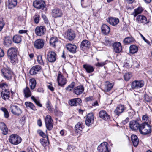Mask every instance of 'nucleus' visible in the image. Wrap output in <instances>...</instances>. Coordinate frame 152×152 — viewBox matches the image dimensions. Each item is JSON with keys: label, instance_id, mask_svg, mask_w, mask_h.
<instances>
[{"label": "nucleus", "instance_id": "nucleus-42", "mask_svg": "<svg viewBox=\"0 0 152 152\" xmlns=\"http://www.w3.org/2000/svg\"><path fill=\"white\" fill-rule=\"evenodd\" d=\"M135 41L134 39L132 37H127L124 40V43L129 44L130 43H133Z\"/></svg>", "mask_w": 152, "mask_h": 152}, {"label": "nucleus", "instance_id": "nucleus-46", "mask_svg": "<svg viewBox=\"0 0 152 152\" xmlns=\"http://www.w3.org/2000/svg\"><path fill=\"white\" fill-rule=\"evenodd\" d=\"M30 87L31 89H34L35 87L36 82L34 79H31L30 80Z\"/></svg>", "mask_w": 152, "mask_h": 152}, {"label": "nucleus", "instance_id": "nucleus-1", "mask_svg": "<svg viewBox=\"0 0 152 152\" xmlns=\"http://www.w3.org/2000/svg\"><path fill=\"white\" fill-rule=\"evenodd\" d=\"M139 131L141 134L146 135L151 132V127L149 124L142 123L141 124Z\"/></svg>", "mask_w": 152, "mask_h": 152}, {"label": "nucleus", "instance_id": "nucleus-10", "mask_svg": "<svg viewBox=\"0 0 152 152\" xmlns=\"http://www.w3.org/2000/svg\"><path fill=\"white\" fill-rule=\"evenodd\" d=\"M46 28L43 26H37L35 29L36 34L38 36H42L44 35L46 31Z\"/></svg>", "mask_w": 152, "mask_h": 152}, {"label": "nucleus", "instance_id": "nucleus-39", "mask_svg": "<svg viewBox=\"0 0 152 152\" xmlns=\"http://www.w3.org/2000/svg\"><path fill=\"white\" fill-rule=\"evenodd\" d=\"M138 50V47L134 45H131L129 47V52L132 54H134L137 52Z\"/></svg>", "mask_w": 152, "mask_h": 152}, {"label": "nucleus", "instance_id": "nucleus-41", "mask_svg": "<svg viewBox=\"0 0 152 152\" xmlns=\"http://www.w3.org/2000/svg\"><path fill=\"white\" fill-rule=\"evenodd\" d=\"M13 40L14 42L16 43H19L22 41L21 36L16 35L14 36L13 38Z\"/></svg>", "mask_w": 152, "mask_h": 152}, {"label": "nucleus", "instance_id": "nucleus-57", "mask_svg": "<svg viewBox=\"0 0 152 152\" xmlns=\"http://www.w3.org/2000/svg\"><path fill=\"white\" fill-rule=\"evenodd\" d=\"M144 98L145 100L148 102H150L151 99V98L147 94H145L144 95Z\"/></svg>", "mask_w": 152, "mask_h": 152}, {"label": "nucleus", "instance_id": "nucleus-40", "mask_svg": "<svg viewBox=\"0 0 152 152\" xmlns=\"http://www.w3.org/2000/svg\"><path fill=\"white\" fill-rule=\"evenodd\" d=\"M23 93L25 95V97L26 98L29 97L31 95V92L29 88L28 87H26V88L24 89Z\"/></svg>", "mask_w": 152, "mask_h": 152}, {"label": "nucleus", "instance_id": "nucleus-24", "mask_svg": "<svg viewBox=\"0 0 152 152\" xmlns=\"http://www.w3.org/2000/svg\"><path fill=\"white\" fill-rule=\"evenodd\" d=\"M7 54L8 57L17 55V49L15 48H9L7 50Z\"/></svg>", "mask_w": 152, "mask_h": 152}, {"label": "nucleus", "instance_id": "nucleus-52", "mask_svg": "<svg viewBox=\"0 0 152 152\" xmlns=\"http://www.w3.org/2000/svg\"><path fill=\"white\" fill-rule=\"evenodd\" d=\"M31 99L33 100L34 102H35V103L39 107H42V105L41 104L39 101L37 100V99H36L34 96H32L31 97Z\"/></svg>", "mask_w": 152, "mask_h": 152}, {"label": "nucleus", "instance_id": "nucleus-33", "mask_svg": "<svg viewBox=\"0 0 152 152\" xmlns=\"http://www.w3.org/2000/svg\"><path fill=\"white\" fill-rule=\"evenodd\" d=\"M17 4V0H8V6L9 9H12L15 7Z\"/></svg>", "mask_w": 152, "mask_h": 152}, {"label": "nucleus", "instance_id": "nucleus-62", "mask_svg": "<svg viewBox=\"0 0 152 152\" xmlns=\"http://www.w3.org/2000/svg\"><path fill=\"white\" fill-rule=\"evenodd\" d=\"M103 43L105 45L108 46L110 45V42L108 39H105Z\"/></svg>", "mask_w": 152, "mask_h": 152}, {"label": "nucleus", "instance_id": "nucleus-12", "mask_svg": "<svg viewBox=\"0 0 152 152\" xmlns=\"http://www.w3.org/2000/svg\"><path fill=\"white\" fill-rule=\"evenodd\" d=\"M33 5L35 8L39 9L45 7V4L44 1L42 0H37L34 1Z\"/></svg>", "mask_w": 152, "mask_h": 152}, {"label": "nucleus", "instance_id": "nucleus-3", "mask_svg": "<svg viewBox=\"0 0 152 152\" xmlns=\"http://www.w3.org/2000/svg\"><path fill=\"white\" fill-rule=\"evenodd\" d=\"M9 141L11 144L17 145L20 143L22 141L21 137L17 134H12L9 138Z\"/></svg>", "mask_w": 152, "mask_h": 152}, {"label": "nucleus", "instance_id": "nucleus-18", "mask_svg": "<svg viewBox=\"0 0 152 152\" xmlns=\"http://www.w3.org/2000/svg\"><path fill=\"white\" fill-rule=\"evenodd\" d=\"M41 67L39 65H36L33 66L30 70L29 73L31 75H35L41 69Z\"/></svg>", "mask_w": 152, "mask_h": 152}, {"label": "nucleus", "instance_id": "nucleus-56", "mask_svg": "<svg viewBox=\"0 0 152 152\" xmlns=\"http://www.w3.org/2000/svg\"><path fill=\"white\" fill-rule=\"evenodd\" d=\"M46 105V107L48 109V110L50 111H51L52 107L50 102L49 101H48L47 102Z\"/></svg>", "mask_w": 152, "mask_h": 152}, {"label": "nucleus", "instance_id": "nucleus-6", "mask_svg": "<svg viewBox=\"0 0 152 152\" xmlns=\"http://www.w3.org/2000/svg\"><path fill=\"white\" fill-rule=\"evenodd\" d=\"M129 126L130 128L134 131L139 130L141 126L137 120H133L130 122L129 124Z\"/></svg>", "mask_w": 152, "mask_h": 152}, {"label": "nucleus", "instance_id": "nucleus-15", "mask_svg": "<svg viewBox=\"0 0 152 152\" xmlns=\"http://www.w3.org/2000/svg\"><path fill=\"white\" fill-rule=\"evenodd\" d=\"M57 80L58 85L60 86H63L66 83V78L61 74H58Z\"/></svg>", "mask_w": 152, "mask_h": 152}, {"label": "nucleus", "instance_id": "nucleus-60", "mask_svg": "<svg viewBox=\"0 0 152 152\" xmlns=\"http://www.w3.org/2000/svg\"><path fill=\"white\" fill-rule=\"evenodd\" d=\"M34 22L36 23H37L39 21V17L38 15H35L34 17Z\"/></svg>", "mask_w": 152, "mask_h": 152}, {"label": "nucleus", "instance_id": "nucleus-28", "mask_svg": "<svg viewBox=\"0 0 152 152\" xmlns=\"http://www.w3.org/2000/svg\"><path fill=\"white\" fill-rule=\"evenodd\" d=\"M84 90V88L83 86H78L74 88L73 91L76 94L79 95L83 92Z\"/></svg>", "mask_w": 152, "mask_h": 152}, {"label": "nucleus", "instance_id": "nucleus-59", "mask_svg": "<svg viewBox=\"0 0 152 152\" xmlns=\"http://www.w3.org/2000/svg\"><path fill=\"white\" fill-rule=\"evenodd\" d=\"M106 64L105 62H98L96 64V66L98 67H102Z\"/></svg>", "mask_w": 152, "mask_h": 152}, {"label": "nucleus", "instance_id": "nucleus-34", "mask_svg": "<svg viewBox=\"0 0 152 152\" xmlns=\"http://www.w3.org/2000/svg\"><path fill=\"white\" fill-rule=\"evenodd\" d=\"M113 86V83H110L109 82H106L105 84L104 90L105 91H109L111 90Z\"/></svg>", "mask_w": 152, "mask_h": 152}, {"label": "nucleus", "instance_id": "nucleus-55", "mask_svg": "<svg viewBox=\"0 0 152 152\" xmlns=\"http://www.w3.org/2000/svg\"><path fill=\"white\" fill-rule=\"evenodd\" d=\"M37 132L40 136L44 138H45L47 136L41 130H37Z\"/></svg>", "mask_w": 152, "mask_h": 152}, {"label": "nucleus", "instance_id": "nucleus-49", "mask_svg": "<svg viewBox=\"0 0 152 152\" xmlns=\"http://www.w3.org/2000/svg\"><path fill=\"white\" fill-rule=\"evenodd\" d=\"M25 104L27 107H29L33 110L35 109V107L34 104L29 102H27L25 103Z\"/></svg>", "mask_w": 152, "mask_h": 152}, {"label": "nucleus", "instance_id": "nucleus-4", "mask_svg": "<svg viewBox=\"0 0 152 152\" xmlns=\"http://www.w3.org/2000/svg\"><path fill=\"white\" fill-rule=\"evenodd\" d=\"M45 121L47 129L49 130H51L53 126V121L49 115H47L45 119Z\"/></svg>", "mask_w": 152, "mask_h": 152}, {"label": "nucleus", "instance_id": "nucleus-32", "mask_svg": "<svg viewBox=\"0 0 152 152\" xmlns=\"http://www.w3.org/2000/svg\"><path fill=\"white\" fill-rule=\"evenodd\" d=\"M84 126L82 122H79L75 126V132L77 133L80 132L82 131Z\"/></svg>", "mask_w": 152, "mask_h": 152}, {"label": "nucleus", "instance_id": "nucleus-44", "mask_svg": "<svg viewBox=\"0 0 152 152\" xmlns=\"http://www.w3.org/2000/svg\"><path fill=\"white\" fill-rule=\"evenodd\" d=\"M8 58L10 60L11 62L13 64H16L18 62L17 55L8 57Z\"/></svg>", "mask_w": 152, "mask_h": 152}, {"label": "nucleus", "instance_id": "nucleus-35", "mask_svg": "<svg viewBox=\"0 0 152 152\" xmlns=\"http://www.w3.org/2000/svg\"><path fill=\"white\" fill-rule=\"evenodd\" d=\"M12 42L11 39L9 37H6L4 38V45L6 47H8L11 46Z\"/></svg>", "mask_w": 152, "mask_h": 152}, {"label": "nucleus", "instance_id": "nucleus-9", "mask_svg": "<svg viewBox=\"0 0 152 152\" xmlns=\"http://www.w3.org/2000/svg\"><path fill=\"white\" fill-rule=\"evenodd\" d=\"M56 58V53L53 51L48 52L47 55V60L50 62H54Z\"/></svg>", "mask_w": 152, "mask_h": 152}, {"label": "nucleus", "instance_id": "nucleus-25", "mask_svg": "<svg viewBox=\"0 0 152 152\" xmlns=\"http://www.w3.org/2000/svg\"><path fill=\"white\" fill-rule=\"evenodd\" d=\"M99 115L100 118L105 120H108L110 117V116L104 110L100 111L99 113Z\"/></svg>", "mask_w": 152, "mask_h": 152}, {"label": "nucleus", "instance_id": "nucleus-11", "mask_svg": "<svg viewBox=\"0 0 152 152\" xmlns=\"http://www.w3.org/2000/svg\"><path fill=\"white\" fill-rule=\"evenodd\" d=\"M144 85V82L143 81L135 80L132 83L131 87L133 89H136L142 87Z\"/></svg>", "mask_w": 152, "mask_h": 152}, {"label": "nucleus", "instance_id": "nucleus-38", "mask_svg": "<svg viewBox=\"0 0 152 152\" xmlns=\"http://www.w3.org/2000/svg\"><path fill=\"white\" fill-rule=\"evenodd\" d=\"M131 138L134 146H137L139 143V140L137 136L135 135H132L131 136Z\"/></svg>", "mask_w": 152, "mask_h": 152}, {"label": "nucleus", "instance_id": "nucleus-21", "mask_svg": "<svg viewBox=\"0 0 152 152\" xmlns=\"http://www.w3.org/2000/svg\"><path fill=\"white\" fill-rule=\"evenodd\" d=\"M114 51L116 53H119L122 50V46L120 43L115 42L113 45Z\"/></svg>", "mask_w": 152, "mask_h": 152}, {"label": "nucleus", "instance_id": "nucleus-16", "mask_svg": "<svg viewBox=\"0 0 152 152\" xmlns=\"http://www.w3.org/2000/svg\"><path fill=\"white\" fill-rule=\"evenodd\" d=\"M81 102V100L80 98H77L70 100L69 102V104L71 106H77L79 105Z\"/></svg>", "mask_w": 152, "mask_h": 152}, {"label": "nucleus", "instance_id": "nucleus-29", "mask_svg": "<svg viewBox=\"0 0 152 152\" xmlns=\"http://www.w3.org/2000/svg\"><path fill=\"white\" fill-rule=\"evenodd\" d=\"M119 19L116 18H110L107 20V21L109 23L113 26H115L119 22Z\"/></svg>", "mask_w": 152, "mask_h": 152}, {"label": "nucleus", "instance_id": "nucleus-13", "mask_svg": "<svg viewBox=\"0 0 152 152\" xmlns=\"http://www.w3.org/2000/svg\"><path fill=\"white\" fill-rule=\"evenodd\" d=\"M45 43V42L43 39H37L34 43V46L37 49H41L43 48Z\"/></svg>", "mask_w": 152, "mask_h": 152}, {"label": "nucleus", "instance_id": "nucleus-5", "mask_svg": "<svg viewBox=\"0 0 152 152\" xmlns=\"http://www.w3.org/2000/svg\"><path fill=\"white\" fill-rule=\"evenodd\" d=\"M99 152H110V150L108 148V143L106 142L102 143L98 147Z\"/></svg>", "mask_w": 152, "mask_h": 152}, {"label": "nucleus", "instance_id": "nucleus-14", "mask_svg": "<svg viewBox=\"0 0 152 152\" xmlns=\"http://www.w3.org/2000/svg\"><path fill=\"white\" fill-rule=\"evenodd\" d=\"M94 121L93 114L92 113H89L87 116L86 120V125L89 126L91 125Z\"/></svg>", "mask_w": 152, "mask_h": 152}, {"label": "nucleus", "instance_id": "nucleus-36", "mask_svg": "<svg viewBox=\"0 0 152 152\" xmlns=\"http://www.w3.org/2000/svg\"><path fill=\"white\" fill-rule=\"evenodd\" d=\"M58 42V39L56 37H52L50 39V43L53 47H55L56 45Z\"/></svg>", "mask_w": 152, "mask_h": 152}, {"label": "nucleus", "instance_id": "nucleus-47", "mask_svg": "<svg viewBox=\"0 0 152 152\" xmlns=\"http://www.w3.org/2000/svg\"><path fill=\"white\" fill-rule=\"evenodd\" d=\"M142 120L143 122V123L149 124V123L150 122L148 117L146 115H143L142 116Z\"/></svg>", "mask_w": 152, "mask_h": 152}, {"label": "nucleus", "instance_id": "nucleus-48", "mask_svg": "<svg viewBox=\"0 0 152 152\" xmlns=\"http://www.w3.org/2000/svg\"><path fill=\"white\" fill-rule=\"evenodd\" d=\"M1 110L4 113V116L6 118H8L9 117V114L7 110L4 108L1 107Z\"/></svg>", "mask_w": 152, "mask_h": 152}, {"label": "nucleus", "instance_id": "nucleus-61", "mask_svg": "<svg viewBox=\"0 0 152 152\" xmlns=\"http://www.w3.org/2000/svg\"><path fill=\"white\" fill-rule=\"evenodd\" d=\"M42 17L44 19L45 22L46 23H48V20L46 16L42 14Z\"/></svg>", "mask_w": 152, "mask_h": 152}, {"label": "nucleus", "instance_id": "nucleus-23", "mask_svg": "<svg viewBox=\"0 0 152 152\" xmlns=\"http://www.w3.org/2000/svg\"><path fill=\"white\" fill-rule=\"evenodd\" d=\"M125 109L124 106L122 104H119L117 106L114 111L115 113L118 116L123 113Z\"/></svg>", "mask_w": 152, "mask_h": 152}, {"label": "nucleus", "instance_id": "nucleus-20", "mask_svg": "<svg viewBox=\"0 0 152 152\" xmlns=\"http://www.w3.org/2000/svg\"><path fill=\"white\" fill-rule=\"evenodd\" d=\"M63 15L62 11L58 8H55L53 9L52 11V15L54 18L61 17Z\"/></svg>", "mask_w": 152, "mask_h": 152}, {"label": "nucleus", "instance_id": "nucleus-63", "mask_svg": "<svg viewBox=\"0 0 152 152\" xmlns=\"http://www.w3.org/2000/svg\"><path fill=\"white\" fill-rule=\"evenodd\" d=\"M44 91V90L42 88H39L37 90V92L41 93H43Z\"/></svg>", "mask_w": 152, "mask_h": 152}, {"label": "nucleus", "instance_id": "nucleus-8", "mask_svg": "<svg viewBox=\"0 0 152 152\" xmlns=\"http://www.w3.org/2000/svg\"><path fill=\"white\" fill-rule=\"evenodd\" d=\"M136 21L138 23H141L143 25L147 24L149 21L147 20V18L145 16L142 15H139L137 16Z\"/></svg>", "mask_w": 152, "mask_h": 152}, {"label": "nucleus", "instance_id": "nucleus-27", "mask_svg": "<svg viewBox=\"0 0 152 152\" xmlns=\"http://www.w3.org/2000/svg\"><path fill=\"white\" fill-rule=\"evenodd\" d=\"M0 129L2 131V134L4 135L8 133V129L5 124L4 122L0 123Z\"/></svg>", "mask_w": 152, "mask_h": 152}, {"label": "nucleus", "instance_id": "nucleus-64", "mask_svg": "<svg viewBox=\"0 0 152 152\" xmlns=\"http://www.w3.org/2000/svg\"><path fill=\"white\" fill-rule=\"evenodd\" d=\"M4 50L1 48H0V57L4 56Z\"/></svg>", "mask_w": 152, "mask_h": 152}, {"label": "nucleus", "instance_id": "nucleus-45", "mask_svg": "<svg viewBox=\"0 0 152 152\" xmlns=\"http://www.w3.org/2000/svg\"><path fill=\"white\" fill-rule=\"evenodd\" d=\"M41 144L44 147H45L49 143L48 137L47 136L46 139H41L40 140Z\"/></svg>", "mask_w": 152, "mask_h": 152}, {"label": "nucleus", "instance_id": "nucleus-54", "mask_svg": "<svg viewBox=\"0 0 152 152\" xmlns=\"http://www.w3.org/2000/svg\"><path fill=\"white\" fill-rule=\"evenodd\" d=\"M131 77V75L129 73H126L124 75V79L126 81L129 80Z\"/></svg>", "mask_w": 152, "mask_h": 152}, {"label": "nucleus", "instance_id": "nucleus-22", "mask_svg": "<svg viewBox=\"0 0 152 152\" xmlns=\"http://www.w3.org/2000/svg\"><path fill=\"white\" fill-rule=\"evenodd\" d=\"M76 35L74 32L72 30H69L66 32V37L68 40L72 41L75 37Z\"/></svg>", "mask_w": 152, "mask_h": 152}, {"label": "nucleus", "instance_id": "nucleus-26", "mask_svg": "<svg viewBox=\"0 0 152 152\" xmlns=\"http://www.w3.org/2000/svg\"><path fill=\"white\" fill-rule=\"evenodd\" d=\"M66 48L67 50L71 53H75L77 47L75 45L68 44L66 45Z\"/></svg>", "mask_w": 152, "mask_h": 152}, {"label": "nucleus", "instance_id": "nucleus-31", "mask_svg": "<svg viewBox=\"0 0 152 152\" xmlns=\"http://www.w3.org/2000/svg\"><path fill=\"white\" fill-rule=\"evenodd\" d=\"M101 31L105 35L108 34L110 31V27L106 24H103L101 27Z\"/></svg>", "mask_w": 152, "mask_h": 152}, {"label": "nucleus", "instance_id": "nucleus-43", "mask_svg": "<svg viewBox=\"0 0 152 152\" xmlns=\"http://www.w3.org/2000/svg\"><path fill=\"white\" fill-rule=\"evenodd\" d=\"M8 58L10 60L11 62L13 64H16L18 62L17 55L8 57Z\"/></svg>", "mask_w": 152, "mask_h": 152}, {"label": "nucleus", "instance_id": "nucleus-7", "mask_svg": "<svg viewBox=\"0 0 152 152\" xmlns=\"http://www.w3.org/2000/svg\"><path fill=\"white\" fill-rule=\"evenodd\" d=\"M10 109L12 113L15 115H20L22 113L21 110L16 105H11L10 107Z\"/></svg>", "mask_w": 152, "mask_h": 152}, {"label": "nucleus", "instance_id": "nucleus-30", "mask_svg": "<svg viewBox=\"0 0 152 152\" xmlns=\"http://www.w3.org/2000/svg\"><path fill=\"white\" fill-rule=\"evenodd\" d=\"M83 66L88 73H92L94 70V68L90 65L85 64H84Z\"/></svg>", "mask_w": 152, "mask_h": 152}, {"label": "nucleus", "instance_id": "nucleus-53", "mask_svg": "<svg viewBox=\"0 0 152 152\" xmlns=\"http://www.w3.org/2000/svg\"><path fill=\"white\" fill-rule=\"evenodd\" d=\"M0 88L2 89V90L5 89H8V86L5 83H2L0 84Z\"/></svg>", "mask_w": 152, "mask_h": 152}, {"label": "nucleus", "instance_id": "nucleus-2", "mask_svg": "<svg viewBox=\"0 0 152 152\" xmlns=\"http://www.w3.org/2000/svg\"><path fill=\"white\" fill-rule=\"evenodd\" d=\"M2 75L7 80H10L12 78L13 74L11 69L9 68H4L1 70Z\"/></svg>", "mask_w": 152, "mask_h": 152}, {"label": "nucleus", "instance_id": "nucleus-51", "mask_svg": "<svg viewBox=\"0 0 152 152\" xmlns=\"http://www.w3.org/2000/svg\"><path fill=\"white\" fill-rule=\"evenodd\" d=\"M75 85V83L72 82V83L68 86L66 87V91H71Z\"/></svg>", "mask_w": 152, "mask_h": 152}, {"label": "nucleus", "instance_id": "nucleus-58", "mask_svg": "<svg viewBox=\"0 0 152 152\" xmlns=\"http://www.w3.org/2000/svg\"><path fill=\"white\" fill-rule=\"evenodd\" d=\"M4 25V23L2 18H0V31H1Z\"/></svg>", "mask_w": 152, "mask_h": 152}, {"label": "nucleus", "instance_id": "nucleus-17", "mask_svg": "<svg viewBox=\"0 0 152 152\" xmlns=\"http://www.w3.org/2000/svg\"><path fill=\"white\" fill-rule=\"evenodd\" d=\"M90 45L91 43L89 41L87 40H84L81 43L80 48L82 50L84 51L88 48Z\"/></svg>", "mask_w": 152, "mask_h": 152}, {"label": "nucleus", "instance_id": "nucleus-19", "mask_svg": "<svg viewBox=\"0 0 152 152\" xmlns=\"http://www.w3.org/2000/svg\"><path fill=\"white\" fill-rule=\"evenodd\" d=\"M10 91L8 89H5L2 90L1 93V96L2 98L4 100L9 99L10 97Z\"/></svg>", "mask_w": 152, "mask_h": 152}, {"label": "nucleus", "instance_id": "nucleus-37", "mask_svg": "<svg viewBox=\"0 0 152 152\" xmlns=\"http://www.w3.org/2000/svg\"><path fill=\"white\" fill-rule=\"evenodd\" d=\"M143 10L142 7H139L138 8L134 10V12L132 13V15H133L134 17H136L138 14H141L143 11Z\"/></svg>", "mask_w": 152, "mask_h": 152}, {"label": "nucleus", "instance_id": "nucleus-50", "mask_svg": "<svg viewBox=\"0 0 152 152\" xmlns=\"http://www.w3.org/2000/svg\"><path fill=\"white\" fill-rule=\"evenodd\" d=\"M37 61L41 65H44V62L42 59V56L39 55L37 56Z\"/></svg>", "mask_w": 152, "mask_h": 152}]
</instances>
